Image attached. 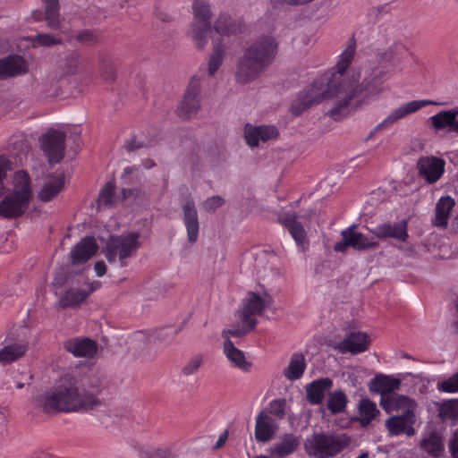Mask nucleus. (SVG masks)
I'll return each mask as SVG.
<instances>
[{"label": "nucleus", "instance_id": "nucleus-1", "mask_svg": "<svg viewBox=\"0 0 458 458\" xmlns=\"http://www.w3.org/2000/svg\"><path fill=\"white\" fill-rule=\"evenodd\" d=\"M102 389V380L98 376L79 380L76 377L66 374L45 393L43 411L50 414L98 410L104 405V402L98 397Z\"/></svg>", "mask_w": 458, "mask_h": 458}, {"label": "nucleus", "instance_id": "nucleus-2", "mask_svg": "<svg viewBox=\"0 0 458 458\" xmlns=\"http://www.w3.org/2000/svg\"><path fill=\"white\" fill-rule=\"evenodd\" d=\"M356 45L352 39L347 47L340 55L335 69L325 72L315 80L310 86L301 90L297 98L291 105L293 114L301 115L305 110L320 103L323 99H331L335 93L348 82L349 79L344 78L346 70L352 64L355 55Z\"/></svg>", "mask_w": 458, "mask_h": 458}, {"label": "nucleus", "instance_id": "nucleus-3", "mask_svg": "<svg viewBox=\"0 0 458 458\" xmlns=\"http://www.w3.org/2000/svg\"><path fill=\"white\" fill-rule=\"evenodd\" d=\"M386 74L383 70L374 69L360 84L354 78L348 80L340 91L335 93V105L327 114L335 121L347 117L360 106L383 91V77Z\"/></svg>", "mask_w": 458, "mask_h": 458}, {"label": "nucleus", "instance_id": "nucleus-4", "mask_svg": "<svg viewBox=\"0 0 458 458\" xmlns=\"http://www.w3.org/2000/svg\"><path fill=\"white\" fill-rule=\"evenodd\" d=\"M278 49L276 39L262 36L247 47L236 63L234 79L245 85L259 78L273 64Z\"/></svg>", "mask_w": 458, "mask_h": 458}, {"label": "nucleus", "instance_id": "nucleus-5", "mask_svg": "<svg viewBox=\"0 0 458 458\" xmlns=\"http://www.w3.org/2000/svg\"><path fill=\"white\" fill-rule=\"evenodd\" d=\"M13 191L0 202V215L4 218H16L29 208L32 191L30 178L27 172L21 170L14 174Z\"/></svg>", "mask_w": 458, "mask_h": 458}, {"label": "nucleus", "instance_id": "nucleus-6", "mask_svg": "<svg viewBox=\"0 0 458 458\" xmlns=\"http://www.w3.org/2000/svg\"><path fill=\"white\" fill-rule=\"evenodd\" d=\"M350 440L344 435L315 432L304 441V450L309 457L331 458L348 446Z\"/></svg>", "mask_w": 458, "mask_h": 458}, {"label": "nucleus", "instance_id": "nucleus-7", "mask_svg": "<svg viewBox=\"0 0 458 458\" xmlns=\"http://www.w3.org/2000/svg\"><path fill=\"white\" fill-rule=\"evenodd\" d=\"M191 9L193 19L187 34L198 48L203 49L208 45L211 29V6L206 0H194Z\"/></svg>", "mask_w": 458, "mask_h": 458}, {"label": "nucleus", "instance_id": "nucleus-8", "mask_svg": "<svg viewBox=\"0 0 458 458\" xmlns=\"http://www.w3.org/2000/svg\"><path fill=\"white\" fill-rule=\"evenodd\" d=\"M140 236L139 232H130L125 235L112 236L103 250L106 260L109 263H114L118 259L120 267L127 266V259L140 247Z\"/></svg>", "mask_w": 458, "mask_h": 458}, {"label": "nucleus", "instance_id": "nucleus-9", "mask_svg": "<svg viewBox=\"0 0 458 458\" xmlns=\"http://www.w3.org/2000/svg\"><path fill=\"white\" fill-rule=\"evenodd\" d=\"M201 88L199 78L193 77L182 97L177 114L183 120L195 116L200 108Z\"/></svg>", "mask_w": 458, "mask_h": 458}, {"label": "nucleus", "instance_id": "nucleus-10", "mask_svg": "<svg viewBox=\"0 0 458 458\" xmlns=\"http://www.w3.org/2000/svg\"><path fill=\"white\" fill-rule=\"evenodd\" d=\"M417 417L414 409H406L402 411L400 414L390 416L385 421V427L388 430L390 436L406 435L412 437L416 431L414 425Z\"/></svg>", "mask_w": 458, "mask_h": 458}, {"label": "nucleus", "instance_id": "nucleus-11", "mask_svg": "<svg viewBox=\"0 0 458 458\" xmlns=\"http://www.w3.org/2000/svg\"><path fill=\"white\" fill-rule=\"evenodd\" d=\"M65 138V133L58 130H49L42 136L41 147L50 164H57L64 158Z\"/></svg>", "mask_w": 458, "mask_h": 458}, {"label": "nucleus", "instance_id": "nucleus-12", "mask_svg": "<svg viewBox=\"0 0 458 458\" xmlns=\"http://www.w3.org/2000/svg\"><path fill=\"white\" fill-rule=\"evenodd\" d=\"M182 212V223L187 232V240L190 243H195L198 241L199 233V221L195 201L191 194H187L181 202Z\"/></svg>", "mask_w": 458, "mask_h": 458}, {"label": "nucleus", "instance_id": "nucleus-13", "mask_svg": "<svg viewBox=\"0 0 458 458\" xmlns=\"http://www.w3.org/2000/svg\"><path fill=\"white\" fill-rule=\"evenodd\" d=\"M445 161L435 156L420 157L416 163V169L420 178L428 183L437 182L444 174Z\"/></svg>", "mask_w": 458, "mask_h": 458}, {"label": "nucleus", "instance_id": "nucleus-14", "mask_svg": "<svg viewBox=\"0 0 458 458\" xmlns=\"http://www.w3.org/2000/svg\"><path fill=\"white\" fill-rule=\"evenodd\" d=\"M379 61L389 64L392 68L403 69L411 61H417L413 53L403 44H395L379 54Z\"/></svg>", "mask_w": 458, "mask_h": 458}, {"label": "nucleus", "instance_id": "nucleus-15", "mask_svg": "<svg viewBox=\"0 0 458 458\" xmlns=\"http://www.w3.org/2000/svg\"><path fill=\"white\" fill-rule=\"evenodd\" d=\"M429 105H439V103L428 99L412 100L408 103H405L393 110L387 115V117L377 125V128L381 129L392 125L398 120L405 117L406 115L413 114Z\"/></svg>", "mask_w": 458, "mask_h": 458}, {"label": "nucleus", "instance_id": "nucleus-16", "mask_svg": "<svg viewBox=\"0 0 458 458\" xmlns=\"http://www.w3.org/2000/svg\"><path fill=\"white\" fill-rule=\"evenodd\" d=\"M215 31L220 36H236L243 31L244 23L226 13H221L214 22Z\"/></svg>", "mask_w": 458, "mask_h": 458}, {"label": "nucleus", "instance_id": "nucleus-17", "mask_svg": "<svg viewBox=\"0 0 458 458\" xmlns=\"http://www.w3.org/2000/svg\"><path fill=\"white\" fill-rule=\"evenodd\" d=\"M64 347L75 357L92 358L98 351L97 343L87 337L71 338L64 343Z\"/></svg>", "mask_w": 458, "mask_h": 458}, {"label": "nucleus", "instance_id": "nucleus-18", "mask_svg": "<svg viewBox=\"0 0 458 458\" xmlns=\"http://www.w3.org/2000/svg\"><path fill=\"white\" fill-rule=\"evenodd\" d=\"M98 250L96 240L92 236L82 238L71 251V262L72 265L87 262Z\"/></svg>", "mask_w": 458, "mask_h": 458}, {"label": "nucleus", "instance_id": "nucleus-19", "mask_svg": "<svg viewBox=\"0 0 458 458\" xmlns=\"http://www.w3.org/2000/svg\"><path fill=\"white\" fill-rule=\"evenodd\" d=\"M420 447L431 457H440L445 451L444 436L442 432L437 429L425 432L420 441Z\"/></svg>", "mask_w": 458, "mask_h": 458}, {"label": "nucleus", "instance_id": "nucleus-20", "mask_svg": "<svg viewBox=\"0 0 458 458\" xmlns=\"http://www.w3.org/2000/svg\"><path fill=\"white\" fill-rule=\"evenodd\" d=\"M266 309L265 301L257 293H250L247 302L243 309L240 311V318L242 321H249L252 327H255L258 320L254 318L260 315Z\"/></svg>", "mask_w": 458, "mask_h": 458}, {"label": "nucleus", "instance_id": "nucleus-21", "mask_svg": "<svg viewBox=\"0 0 458 458\" xmlns=\"http://www.w3.org/2000/svg\"><path fill=\"white\" fill-rule=\"evenodd\" d=\"M278 426L274 419L269 417L265 411H261L256 418L255 438L258 442L267 443L270 441Z\"/></svg>", "mask_w": 458, "mask_h": 458}, {"label": "nucleus", "instance_id": "nucleus-22", "mask_svg": "<svg viewBox=\"0 0 458 458\" xmlns=\"http://www.w3.org/2000/svg\"><path fill=\"white\" fill-rule=\"evenodd\" d=\"M377 238H394L401 242H405L408 238L407 221L403 220L399 223H384L377 225L371 230Z\"/></svg>", "mask_w": 458, "mask_h": 458}, {"label": "nucleus", "instance_id": "nucleus-23", "mask_svg": "<svg viewBox=\"0 0 458 458\" xmlns=\"http://www.w3.org/2000/svg\"><path fill=\"white\" fill-rule=\"evenodd\" d=\"M26 61L20 55H9L0 60V80L26 73Z\"/></svg>", "mask_w": 458, "mask_h": 458}, {"label": "nucleus", "instance_id": "nucleus-24", "mask_svg": "<svg viewBox=\"0 0 458 458\" xmlns=\"http://www.w3.org/2000/svg\"><path fill=\"white\" fill-rule=\"evenodd\" d=\"M301 444L300 437L292 434H284L281 441L268 449L273 458H286L293 454Z\"/></svg>", "mask_w": 458, "mask_h": 458}, {"label": "nucleus", "instance_id": "nucleus-25", "mask_svg": "<svg viewBox=\"0 0 458 458\" xmlns=\"http://www.w3.org/2000/svg\"><path fill=\"white\" fill-rule=\"evenodd\" d=\"M369 341L368 335L361 332H351L344 340L340 343L341 352H351L358 354L368 350Z\"/></svg>", "mask_w": 458, "mask_h": 458}, {"label": "nucleus", "instance_id": "nucleus-26", "mask_svg": "<svg viewBox=\"0 0 458 458\" xmlns=\"http://www.w3.org/2000/svg\"><path fill=\"white\" fill-rule=\"evenodd\" d=\"M332 386L333 380L329 377L313 380L306 386L307 400L313 405L322 403L326 392H327Z\"/></svg>", "mask_w": 458, "mask_h": 458}, {"label": "nucleus", "instance_id": "nucleus-27", "mask_svg": "<svg viewBox=\"0 0 458 458\" xmlns=\"http://www.w3.org/2000/svg\"><path fill=\"white\" fill-rule=\"evenodd\" d=\"M401 381L390 376L377 375L374 377L369 384V391L377 393L382 396L387 397L393 392L399 389Z\"/></svg>", "mask_w": 458, "mask_h": 458}, {"label": "nucleus", "instance_id": "nucleus-28", "mask_svg": "<svg viewBox=\"0 0 458 458\" xmlns=\"http://www.w3.org/2000/svg\"><path fill=\"white\" fill-rule=\"evenodd\" d=\"M224 352L232 366L244 372L250 370L251 363L247 361L243 352L236 348L229 338L224 343Z\"/></svg>", "mask_w": 458, "mask_h": 458}, {"label": "nucleus", "instance_id": "nucleus-29", "mask_svg": "<svg viewBox=\"0 0 458 458\" xmlns=\"http://www.w3.org/2000/svg\"><path fill=\"white\" fill-rule=\"evenodd\" d=\"M455 205L454 199L450 196L441 197L436 205V216L433 220L434 225L445 228L448 225L450 213Z\"/></svg>", "mask_w": 458, "mask_h": 458}, {"label": "nucleus", "instance_id": "nucleus-30", "mask_svg": "<svg viewBox=\"0 0 458 458\" xmlns=\"http://www.w3.org/2000/svg\"><path fill=\"white\" fill-rule=\"evenodd\" d=\"M64 188V176H49L38 193V199L43 202H48L55 198Z\"/></svg>", "mask_w": 458, "mask_h": 458}, {"label": "nucleus", "instance_id": "nucleus-31", "mask_svg": "<svg viewBox=\"0 0 458 458\" xmlns=\"http://www.w3.org/2000/svg\"><path fill=\"white\" fill-rule=\"evenodd\" d=\"M380 405L386 411H399L406 409H414L415 403L408 396L392 393L387 397L382 396L380 399Z\"/></svg>", "mask_w": 458, "mask_h": 458}, {"label": "nucleus", "instance_id": "nucleus-32", "mask_svg": "<svg viewBox=\"0 0 458 458\" xmlns=\"http://www.w3.org/2000/svg\"><path fill=\"white\" fill-rule=\"evenodd\" d=\"M81 55L76 50H69L58 59V68L65 75H74L79 72Z\"/></svg>", "mask_w": 458, "mask_h": 458}, {"label": "nucleus", "instance_id": "nucleus-33", "mask_svg": "<svg viewBox=\"0 0 458 458\" xmlns=\"http://www.w3.org/2000/svg\"><path fill=\"white\" fill-rule=\"evenodd\" d=\"M379 412L374 402L369 398H361L358 404L359 416L355 420L359 421L361 427H367Z\"/></svg>", "mask_w": 458, "mask_h": 458}, {"label": "nucleus", "instance_id": "nucleus-34", "mask_svg": "<svg viewBox=\"0 0 458 458\" xmlns=\"http://www.w3.org/2000/svg\"><path fill=\"white\" fill-rule=\"evenodd\" d=\"M306 366L304 355L301 352H295L292 355L290 362L284 369L283 374L291 381L298 380L303 376Z\"/></svg>", "mask_w": 458, "mask_h": 458}, {"label": "nucleus", "instance_id": "nucleus-35", "mask_svg": "<svg viewBox=\"0 0 458 458\" xmlns=\"http://www.w3.org/2000/svg\"><path fill=\"white\" fill-rule=\"evenodd\" d=\"M90 292L79 288H70L60 297L59 306L63 309L79 306L87 300Z\"/></svg>", "mask_w": 458, "mask_h": 458}, {"label": "nucleus", "instance_id": "nucleus-36", "mask_svg": "<svg viewBox=\"0 0 458 458\" xmlns=\"http://www.w3.org/2000/svg\"><path fill=\"white\" fill-rule=\"evenodd\" d=\"M457 119V111L455 109H449L440 111L429 118L431 127L436 131H441L449 127L454 131V122Z\"/></svg>", "mask_w": 458, "mask_h": 458}, {"label": "nucleus", "instance_id": "nucleus-37", "mask_svg": "<svg viewBox=\"0 0 458 458\" xmlns=\"http://www.w3.org/2000/svg\"><path fill=\"white\" fill-rule=\"evenodd\" d=\"M44 4V19L51 30L60 28V4L58 0H41Z\"/></svg>", "mask_w": 458, "mask_h": 458}, {"label": "nucleus", "instance_id": "nucleus-38", "mask_svg": "<svg viewBox=\"0 0 458 458\" xmlns=\"http://www.w3.org/2000/svg\"><path fill=\"white\" fill-rule=\"evenodd\" d=\"M356 225H352L344 230L351 247L354 250H362L377 246V242L369 239L361 233L354 232Z\"/></svg>", "mask_w": 458, "mask_h": 458}, {"label": "nucleus", "instance_id": "nucleus-39", "mask_svg": "<svg viewBox=\"0 0 458 458\" xmlns=\"http://www.w3.org/2000/svg\"><path fill=\"white\" fill-rule=\"evenodd\" d=\"M7 149L21 162L29 152V143L26 137L23 134L11 136L8 140Z\"/></svg>", "mask_w": 458, "mask_h": 458}, {"label": "nucleus", "instance_id": "nucleus-40", "mask_svg": "<svg viewBox=\"0 0 458 458\" xmlns=\"http://www.w3.org/2000/svg\"><path fill=\"white\" fill-rule=\"evenodd\" d=\"M225 49L226 47L225 44L223 43L222 39L219 38L215 43L212 48V53L209 57L208 68L209 76H213L217 72L219 67L222 65L225 58Z\"/></svg>", "mask_w": 458, "mask_h": 458}, {"label": "nucleus", "instance_id": "nucleus-41", "mask_svg": "<svg viewBox=\"0 0 458 458\" xmlns=\"http://www.w3.org/2000/svg\"><path fill=\"white\" fill-rule=\"evenodd\" d=\"M347 402L346 394L342 390H336L330 393L327 406L332 414H337L344 411Z\"/></svg>", "mask_w": 458, "mask_h": 458}, {"label": "nucleus", "instance_id": "nucleus-42", "mask_svg": "<svg viewBox=\"0 0 458 458\" xmlns=\"http://www.w3.org/2000/svg\"><path fill=\"white\" fill-rule=\"evenodd\" d=\"M27 347L24 344H10L0 351V361L9 363L23 356Z\"/></svg>", "mask_w": 458, "mask_h": 458}, {"label": "nucleus", "instance_id": "nucleus-43", "mask_svg": "<svg viewBox=\"0 0 458 458\" xmlns=\"http://www.w3.org/2000/svg\"><path fill=\"white\" fill-rule=\"evenodd\" d=\"M179 332L174 327H165L157 330L155 334V339L165 346L170 344L175 338Z\"/></svg>", "mask_w": 458, "mask_h": 458}, {"label": "nucleus", "instance_id": "nucleus-44", "mask_svg": "<svg viewBox=\"0 0 458 458\" xmlns=\"http://www.w3.org/2000/svg\"><path fill=\"white\" fill-rule=\"evenodd\" d=\"M34 47H52L61 43V38L55 37L52 34L38 33L32 37L30 39Z\"/></svg>", "mask_w": 458, "mask_h": 458}, {"label": "nucleus", "instance_id": "nucleus-45", "mask_svg": "<svg viewBox=\"0 0 458 458\" xmlns=\"http://www.w3.org/2000/svg\"><path fill=\"white\" fill-rule=\"evenodd\" d=\"M114 195V188L111 182H107L101 189L98 197V206L109 208L113 204V198Z\"/></svg>", "mask_w": 458, "mask_h": 458}, {"label": "nucleus", "instance_id": "nucleus-46", "mask_svg": "<svg viewBox=\"0 0 458 458\" xmlns=\"http://www.w3.org/2000/svg\"><path fill=\"white\" fill-rule=\"evenodd\" d=\"M285 399H275L269 403L267 411L278 419H283L285 416Z\"/></svg>", "mask_w": 458, "mask_h": 458}, {"label": "nucleus", "instance_id": "nucleus-47", "mask_svg": "<svg viewBox=\"0 0 458 458\" xmlns=\"http://www.w3.org/2000/svg\"><path fill=\"white\" fill-rule=\"evenodd\" d=\"M75 38L81 44L86 46H94L98 40L97 32L93 30H82L77 33Z\"/></svg>", "mask_w": 458, "mask_h": 458}, {"label": "nucleus", "instance_id": "nucleus-48", "mask_svg": "<svg viewBox=\"0 0 458 458\" xmlns=\"http://www.w3.org/2000/svg\"><path fill=\"white\" fill-rule=\"evenodd\" d=\"M437 390L445 393L458 392V371L447 379L437 384Z\"/></svg>", "mask_w": 458, "mask_h": 458}, {"label": "nucleus", "instance_id": "nucleus-49", "mask_svg": "<svg viewBox=\"0 0 458 458\" xmlns=\"http://www.w3.org/2000/svg\"><path fill=\"white\" fill-rule=\"evenodd\" d=\"M203 362V357L201 354L195 355L191 357L189 361L184 365L182 369V373L184 376H191L195 374Z\"/></svg>", "mask_w": 458, "mask_h": 458}, {"label": "nucleus", "instance_id": "nucleus-50", "mask_svg": "<svg viewBox=\"0 0 458 458\" xmlns=\"http://www.w3.org/2000/svg\"><path fill=\"white\" fill-rule=\"evenodd\" d=\"M140 167L136 165L127 166L123 169V173L121 176L123 183L131 185L140 181L139 175Z\"/></svg>", "mask_w": 458, "mask_h": 458}, {"label": "nucleus", "instance_id": "nucleus-51", "mask_svg": "<svg viewBox=\"0 0 458 458\" xmlns=\"http://www.w3.org/2000/svg\"><path fill=\"white\" fill-rule=\"evenodd\" d=\"M289 233L294 239L296 244L303 248L306 242V232L302 225L301 223L293 224Z\"/></svg>", "mask_w": 458, "mask_h": 458}, {"label": "nucleus", "instance_id": "nucleus-52", "mask_svg": "<svg viewBox=\"0 0 458 458\" xmlns=\"http://www.w3.org/2000/svg\"><path fill=\"white\" fill-rule=\"evenodd\" d=\"M13 169V163L4 156H0V196L3 194L5 188L4 179L6 176L7 171Z\"/></svg>", "mask_w": 458, "mask_h": 458}, {"label": "nucleus", "instance_id": "nucleus-53", "mask_svg": "<svg viewBox=\"0 0 458 458\" xmlns=\"http://www.w3.org/2000/svg\"><path fill=\"white\" fill-rule=\"evenodd\" d=\"M259 127H250L245 130V139L246 142L250 147L259 146V141H261V138L259 134Z\"/></svg>", "mask_w": 458, "mask_h": 458}, {"label": "nucleus", "instance_id": "nucleus-54", "mask_svg": "<svg viewBox=\"0 0 458 458\" xmlns=\"http://www.w3.org/2000/svg\"><path fill=\"white\" fill-rule=\"evenodd\" d=\"M242 327L225 330V331H224V334H225L227 337H228V335L234 336V337H242L255 328L250 326L249 321H242Z\"/></svg>", "mask_w": 458, "mask_h": 458}, {"label": "nucleus", "instance_id": "nucleus-55", "mask_svg": "<svg viewBox=\"0 0 458 458\" xmlns=\"http://www.w3.org/2000/svg\"><path fill=\"white\" fill-rule=\"evenodd\" d=\"M225 200L222 197L216 195L207 199L204 202V208L207 212H215L216 208L222 207Z\"/></svg>", "mask_w": 458, "mask_h": 458}, {"label": "nucleus", "instance_id": "nucleus-56", "mask_svg": "<svg viewBox=\"0 0 458 458\" xmlns=\"http://www.w3.org/2000/svg\"><path fill=\"white\" fill-rule=\"evenodd\" d=\"M259 127V134L261 138V141L265 142L268 140L275 139L278 136V131L275 126L272 125H260Z\"/></svg>", "mask_w": 458, "mask_h": 458}, {"label": "nucleus", "instance_id": "nucleus-57", "mask_svg": "<svg viewBox=\"0 0 458 458\" xmlns=\"http://www.w3.org/2000/svg\"><path fill=\"white\" fill-rule=\"evenodd\" d=\"M449 452L452 458H458V428L453 434L448 444Z\"/></svg>", "mask_w": 458, "mask_h": 458}, {"label": "nucleus", "instance_id": "nucleus-58", "mask_svg": "<svg viewBox=\"0 0 458 458\" xmlns=\"http://www.w3.org/2000/svg\"><path fill=\"white\" fill-rule=\"evenodd\" d=\"M341 235L342 240L335 244L334 250L338 252H344L348 247H351V243L344 230L342 231Z\"/></svg>", "mask_w": 458, "mask_h": 458}, {"label": "nucleus", "instance_id": "nucleus-59", "mask_svg": "<svg viewBox=\"0 0 458 458\" xmlns=\"http://www.w3.org/2000/svg\"><path fill=\"white\" fill-rule=\"evenodd\" d=\"M457 400H448L444 403L443 409L450 417L455 416Z\"/></svg>", "mask_w": 458, "mask_h": 458}, {"label": "nucleus", "instance_id": "nucleus-60", "mask_svg": "<svg viewBox=\"0 0 458 458\" xmlns=\"http://www.w3.org/2000/svg\"><path fill=\"white\" fill-rule=\"evenodd\" d=\"M149 458H173L168 449H157L149 454Z\"/></svg>", "mask_w": 458, "mask_h": 458}, {"label": "nucleus", "instance_id": "nucleus-61", "mask_svg": "<svg viewBox=\"0 0 458 458\" xmlns=\"http://www.w3.org/2000/svg\"><path fill=\"white\" fill-rule=\"evenodd\" d=\"M280 221L282 225H284L288 229V231L291 230V226L293 224L299 223L296 219V216L294 215H287L284 217L281 218Z\"/></svg>", "mask_w": 458, "mask_h": 458}, {"label": "nucleus", "instance_id": "nucleus-62", "mask_svg": "<svg viewBox=\"0 0 458 458\" xmlns=\"http://www.w3.org/2000/svg\"><path fill=\"white\" fill-rule=\"evenodd\" d=\"M144 147L142 141H137L135 138L127 141L126 148L128 151H133Z\"/></svg>", "mask_w": 458, "mask_h": 458}, {"label": "nucleus", "instance_id": "nucleus-63", "mask_svg": "<svg viewBox=\"0 0 458 458\" xmlns=\"http://www.w3.org/2000/svg\"><path fill=\"white\" fill-rule=\"evenodd\" d=\"M96 275L99 277L103 276L106 272V266L104 261H97L94 266Z\"/></svg>", "mask_w": 458, "mask_h": 458}, {"label": "nucleus", "instance_id": "nucleus-64", "mask_svg": "<svg viewBox=\"0 0 458 458\" xmlns=\"http://www.w3.org/2000/svg\"><path fill=\"white\" fill-rule=\"evenodd\" d=\"M141 192V190L140 189H123V198H129L130 196H133L134 194L135 195H139V193Z\"/></svg>", "mask_w": 458, "mask_h": 458}]
</instances>
